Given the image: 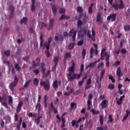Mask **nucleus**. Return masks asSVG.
Returning <instances> with one entry per match:
<instances>
[{"instance_id":"3c124183","label":"nucleus","mask_w":130,"mask_h":130,"mask_svg":"<svg viewBox=\"0 0 130 130\" xmlns=\"http://www.w3.org/2000/svg\"><path fill=\"white\" fill-rule=\"evenodd\" d=\"M71 53H67L64 55V58L67 59L69 57H71Z\"/></svg>"},{"instance_id":"2eb2a0df","label":"nucleus","mask_w":130,"mask_h":130,"mask_svg":"<svg viewBox=\"0 0 130 130\" xmlns=\"http://www.w3.org/2000/svg\"><path fill=\"white\" fill-rule=\"evenodd\" d=\"M107 100H104L102 101L100 105L102 108H106L107 107Z\"/></svg>"},{"instance_id":"4468645a","label":"nucleus","mask_w":130,"mask_h":130,"mask_svg":"<svg viewBox=\"0 0 130 130\" xmlns=\"http://www.w3.org/2000/svg\"><path fill=\"white\" fill-rule=\"evenodd\" d=\"M117 76L118 78H120V77H122L123 76V73L121 72V70L120 69V67H118L116 71Z\"/></svg>"},{"instance_id":"052dcab7","label":"nucleus","mask_w":130,"mask_h":130,"mask_svg":"<svg viewBox=\"0 0 130 130\" xmlns=\"http://www.w3.org/2000/svg\"><path fill=\"white\" fill-rule=\"evenodd\" d=\"M77 44L79 46L83 45V44H84V41L81 40V41H78L77 43Z\"/></svg>"},{"instance_id":"a19ab883","label":"nucleus","mask_w":130,"mask_h":130,"mask_svg":"<svg viewBox=\"0 0 130 130\" xmlns=\"http://www.w3.org/2000/svg\"><path fill=\"white\" fill-rule=\"evenodd\" d=\"M41 107V105L39 103H38L36 106V109L37 110L38 109V112H40V108Z\"/></svg>"},{"instance_id":"4d7b16f0","label":"nucleus","mask_w":130,"mask_h":130,"mask_svg":"<svg viewBox=\"0 0 130 130\" xmlns=\"http://www.w3.org/2000/svg\"><path fill=\"white\" fill-rule=\"evenodd\" d=\"M36 62L38 66H39L40 63V58L39 57H37L36 59Z\"/></svg>"},{"instance_id":"f8f14e48","label":"nucleus","mask_w":130,"mask_h":130,"mask_svg":"<svg viewBox=\"0 0 130 130\" xmlns=\"http://www.w3.org/2000/svg\"><path fill=\"white\" fill-rule=\"evenodd\" d=\"M23 102L22 101H19L18 103V106L16 108V112L17 113H19L21 110H22V106H23Z\"/></svg>"},{"instance_id":"4c0bfd02","label":"nucleus","mask_w":130,"mask_h":130,"mask_svg":"<svg viewBox=\"0 0 130 130\" xmlns=\"http://www.w3.org/2000/svg\"><path fill=\"white\" fill-rule=\"evenodd\" d=\"M124 30L126 32L129 31L130 30V25H124Z\"/></svg>"},{"instance_id":"6ab92c4d","label":"nucleus","mask_w":130,"mask_h":130,"mask_svg":"<svg viewBox=\"0 0 130 130\" xmlns=\"http://www.w3.org/2000/svg\"><path fill=\"white\" fill-rule=\"evenodd\" d=\"M84 64H82L80 66V74H77L79 76H80V78H81L82 75H83V73H84Z\"/></svg>"},{"instance_id":"69168bd1","label":"nucleus","mask_w":130,"mask_h":130,"mask_svg":"<svg viewBox=\"0 0 130 130\" xmlns=\"http://www.w3.org/2000/svg\"><path fill=\"white\" fill-rule=\"evenodd\" d=\"M106 97L104 95H101L99 98L100 100H103V99H105Z\"/></svg>"},{"instance_id":"09e8293b","label":"nucleus","mask_w":130,"mask_h":130,"mask_svg":"<svg viewBox=\"0 0 130 130\" xmlns=\"http://www.w3.org/2000/svg\"><path fill=\"white\" fill-rule=\"evenodd\" d=\"M92 84V80L91 79V77H90L86 81V84L87 85H91Z\"/></svg>"},{"instance_id":"79ce46f5","label":"nucleus","mask_w":130,"mask_h":130,"mask_svg":"<svg viewBox=\"0 0 130 130\" xmlns=\"http://www.w3.org/2000/svg\"><path fill=\"white\" fill-rule=\"evenodd\" d=\"M59 14H64L66 13V9L64 8H60L59 10Z\"/></svg>"},{"instance_id":"ddd939ff","label":"nucleus","mask_w":130,"mask_h":130,"mask_svg":"<svg viewBox=\"0 0 130 130\" xmlns=\"http://www.w3.org/2000/svg\"><path fill=\"white\" fill-rule=\"evenodd\" d=\"M102 16V14L100 12H99L96 15V22H98L99 24H100V25H101V24H102V20L101 19Z\"/></svg>"},{"instance_id":"b1692460","label":"nucleus","mask_w":130,"mask_h":130,"mask_svg":"<svg viewBox=\"0 0 130 130\" xmlns=\"http://www.w3.org/2000/svg\"><path fill=\"white\" fill-rule=\"evenodd\" d=\"M77 11L78 12V13H79V14H82L81 15H83V8H82V7L81 6H78L77 8Z\"/></svg>"},{"instance_id":"7c9ffc66","label":"nucleus","mask_w":130,"mask_h":130,"mask_svg":"<svg viewBox=\"0 0 130 130\" xmlns=\"http://www.w3.org/2000/svg\"><path fill=\"white\" fill-rule=\"evenodd\" d=\"M14 68L15 70L17 71V72H20V71L21 70V67L19 66V63H16L14 65Z\"/></svg>"},{"instance_id":"58836bf2","label":"nucleus","mask_w":130,"mask_h":130,"mask_svg":"<svg viewBox=\"0 0 130 130\" xmlns=\"http://www.w3.org/2000/svg\"><path fill=\"white\" fill-rule=\"evenodd\" d=\"M97 62H99V60L97 61L90 63L88 66H89V68H94V67H95V64H96V63H97Z\"/></svg>"},{"instance_id":"5fc2aeb1","label":"nucleus","mask_w":130,"mask_h":130,"mask_svg":"<svg viewBox=\"0 0 130 130\" xmlns=\"http://www.w3.org/2000/svg\"><path fill=\"white\" fill-rule=\"evenodd\" d=\"M80 93H81V89H78L74 92V95H79Z\"/></svg>"},{"instance_id":"e2e57ef3","label":"nucleus","mask_w":130,"mask_h":130,"mask_svg":"<svg viewBox=\"0 0 130 130\" xmlns=\"http://www.w3.org/2000/svg\"><path fill=\"white\" fill-rule=\"evenodd\" d=\"M76 124H77V122L76 121V120H72V121L71 122L72 126H75Z\"/></svg>"},{"instance_id":"a878e982","label":"nucleus","mask_w":130,"mask_h":130,"mask_svg":"<svg viewBox=\"0 0 130 130\" xmlns=\"http://www.w3.org/2000/svg\"><path fill=\"white\" fill-rule=\"evenodd\" d=\"M8 98H9L8 103L9 105H10V106H12V105H13V97L10 95V96H8Z\"/></svg>"},{"instance_id":"f3484780","label":"nucleus","mask_w":130,"mask_h":130,"mask_svg":"<svg viewBox=\"0 0 130 130\" xmlns=\"http://www.w3.org/2000/svg\"><path fill=\"white\" fill-rule=\"evenodd\" d=\"M104 74H105V69H103L101 71V76L100 77V82H101V81H102V79H103V77H104Z\"/></svg>"},{"instance_id":"7ed1b4c3","label":"nucleus","mask_w":130,"mask_h":130,"mask_svg":"<svg viewBox=\"0 0 130 130\" xmlns=\"http://www.w3.org/2000/svg\"><path fill=\"white\" fill-rule=\"evenodd\" d=\"M91 30H92V36L91 35V34L90 32V30H87L86 28H84L82 32L83 34H86L87 36H88L89 38H90V39L92 41H96V38H95L96 34L95 32V30H94L93 28H92Z\"/></svg>"},{"instance_id":"aec40b11","label":"nucleus","mask_w":130,"mask_h":130,"mask_svg":"<svg viewBox=\"0 0 130 130\" xmlns=\"http://www.w3.org/2000/svg\"><path fill=\"white\" fill-rule=\"evenodd\" d=\"M59 57L58 56H54L53 59V61L55 64V67H56L58 64V59Z\"/></svg>"},{"instance_id":"9d476101","label":"nucleus","mask_w":130,"mask_h":130,"mask_svg":"<svg viewBox=\"0 0 130 130\" xmlns=\"http://www.w3.org/2000/svg\"><path fill=\"white\" fill-rule=\"evenodd\" d=\"M108 21H110L111 20L112 22H114L116 20V14L113 13L110 14L109 16L107 17Z\"/></svg>"},{"instance_id":"39448f33","label":"nucleus","mask_w":130,"mask_h":130,"mask_svg":"<svg viewBox=\"0 0 130 130\" xmlns=\"http://www.w3.org/2000/svg\"><path fill=\"white\" fill-rule=\"evenodd\" d=\"M106 50V49L105 48H104L101 50V57L102 60H104L105 58L106 60H109V54L107 53V52H105Z\"/></svg>"},{"instance_id":"2f4dec72","label":"nucleus","mask_w":130,"mask_h":130,"mask_svg":"<svg viewBox=\"0 0 130 130\" xmlns=\"http://www.w3.org/2000/svg\"><path fill=\"white\" fill-rule=\"evenodd\" d=\"M34 85H35L36 86H38L39 85V80L37 78H34Z\"/></svg>"},{"instance_id":"8fccbe9b","label":"nucleus","mask_w":130,"mask_h":130,"mask_svg":"<svg viewBox=\"0 0 130 130\" xmlns=\"http://www.w3.org/2000/svg\"><path fill=\"white\" fill-rule=\"evenodd\" d=\"M103 67H104V63L103 62H102L101 63L99 64V66L98 67V70H99V69H102Z\"/></svg>"},{"instance_id":"603ef678","label":"nucleus","mask_w":130,"mask_h":130,"mask_svg":"<svg viewBox=\"0 0 130 130\" xmlns=\"http://www.w3.org/2000/svg\"><path fill=\"white\" fill-rule=\"evenodd\" d=\"M109 122H113V118L112 115H109Z\"/></svg>"},{"instance_id":"c85d7f7f","label":"nucleus","mask_w":130,"mask_h":130,"mask_svg":"<svg viewBox=\"0 0 130 130\" xmlns=\"http://www.w3.org/2000/svg\"><path fill=\"white\" fill-rule=\"evenodd\" d=\"M11 117L10 116H7L5 118L6 122L5 123L6 124H9V123H10L11 122Z\"/></svg>"},{"instance_id":"473e14b6","label":"nucleus","mask_w":130,"mask_h":130,"mask_svg":"<svg viewBox=\"0 0 130 130\" xmlns=\"http://www.w3.org/2000/svg\"><path fill=\"white\" fill-rule=\"evenodd\" d=\"M51 72H53V70L52 69L51 71L48 70L47 71V74L45 75H44V76L43 75V77L44 78H45V79H46V78H47L48 77V76H49V75H50V73H51Z\"/></svg>"},{"instance_id":"bf43d9fd","label":"nucleus","mask_w":130,"mask_h":130,"mask_svg":"<svg viewBox=\"0 0 130 130\" xmlns=\"http://www.w3.org/2000/svg\"><path fill=\"white\" fill-rule=\"evenodd\" d=\"M116 103L117 104V105H121V104H122V101L118 99L117 102H116Z\"/></svg>"},{"instance_id":"1a4fd4ad","label":"nucleus","mask_w":130,"mask_h":130,"mask_svg":"<svg viewBox=\"0 0 130 130\" xmlns=\"http://www.w3.org/2000/svg\"><path fill=\"white\" fill-rule=\"evenodd\" d=\"M40 68L41 69V72H42L43 76L45 75V71H46V65L45 63L42 62L40 64Z\"/></svg>"},{"instance_id":"774afa93","label":"nucleus","mask_w":130,"mask_h":130,"mask_svg":"<svg viewBox=\"0 0 130 130\" xmlns=\"http://www.w3.org/2000/svg\"><path fill=\"white\" fill-rule=\"evenodd\" d=\"M126 116H127L128 117L130 115V110H126Z\"/></svg>"},{"instance_id":"864d4df0","label":"nucleus","mask_w":130,"mask_h":130,"mask_svg":"<svg viewBox=\"0 0 130 130\" xmlns=\"http://www.w3.org/2000/svg\"><path fill=\"white\" fill-rule=\"evenodd\" d=\"M121 52L122 54H125V53H126V52H127V51H126V49H124V48H122L121 49Z\"/></svg>"},{"instance_id":"37998d69","label":"nucleus","mask_w":130,"mask_h":130,"mask_svg":"<svg viewBox=\"0 0 130 130\" xmlns=\"http://www.w3.org/2000/svg\"><path fill=\"white\" fill-rule=\"evenodd\" d=\"M108 88L110 90H113V89H114V85H113L112 84H110L108 85Z\"/></svg>"},{"instance_id":"338daca9","label":"nucleus","mask_w":130,"mask_h":130,"mask_svg":"<svg viewBox=\"0 0 130 130\" xmlns=\"http://www.w3.org/2000/svg\"><path fill=\"white\" fill-rule=\"evenodd\" d=\"M92 105V101L90 100H87V106H91Z\"/></svg>"},{"instance_id":"f704fd0d","label":"nucleus","mask_w":130,"mask_h":130,"mask_svg":"<svg viewBox=\"0 0 130 130\" xmlns=\"http://www.w3.org/2000/svg\"><path fill=\"white\" fill-rule=\"evenodd\" d=\"M4 54L6 55L7 56H11V51L10 50H7L4 52Z\"/></svg>"},{"instance_id":"393cba45","label":"nucleus","mask_w":130,"mask_h":130,"mask_svg":"<svg viewBox=\"0 0 130 130\" xmlns=\"http://www.w3.org/2000/svg\"><path fill=\"white\" fill-rule=\"evenodd\" d=\"M93 6H94V4H91L90 6L88 8V13L90 14H92L93 13Z\"/></svg>"},{"instance_id":"49530a36","label":"nucleus","mask_w":130,"mask_h":130,"mask_svg":"<svg viewBox=\"0 0 130 130\" xmlns=\"http://www.w3.org/2000/svg\"><path fill=\"white\" fill-rule=\"evenodd\" d=\"M82 25H83V22L82 21V20H78V21L77 22L78 27L81 28V26H82Z\"/></svg>"},{"instance_id":"ea45409f","label":"nucleus","mask_w":130,"mask_h":130,"mask_svg":"<svg viewBox=\"0 0 130 130\" xmlns=\"http://www.w3.org/2000/svg\"><path fill=\"white\" fill-rule=\"evenodd\" d=\"M82 55L83 59H85V56H86V49H83L82 51Z\"/></svg>"},{"instance_id":"423d86ee","label":"nucleus","mask_w":130,"mask_h":130,"mask_svg":"<svg viewBox=\"0 0 130 130\" xmlns=\"http://www.w3.org/2000/svg\"><path fill=\"white\" fill-rule=\"evenodd\" d=\"M112 8L114 9L116 11H117L119 9V10H122L124 9V4L122 0H120V5H118L117 3H115L113 4Z\"/></svg>"},{"instance_id":"c756f323","label":"nucleus","mask_w":130,"mask_h":130,"mask_svg":"<svg viewBox=\"0 0 130 130\" xmlns=\"http://www.w3.org/2000/svg\"><path fill=\"white\" fill-rule=\"evenodd\" d=\"M95 53V50L93 48H91L90 50V58H92L94 56V53Z\"/></svg>"},{"instance_id":"dca6fc26","label":"nucleus","mask_w":130,"mask_h":130,"mask_svg":"<svg viewBox=\"0 0 130 130\" xmlns=\"http://www.w3.org/2000/svg\"><path fill=\"white\" fill-rule=\"evenodd\" d=\"M50 24L49 27L48 28V30H50L53 29V22H54V19H50Z\"/></svg>"},{"instance_id":"c9c22d12","label":"nucleus","mask_w":130,"mask_h":130,"mask_svg":"<svg viewBox=\"0 0 130 130\" xmlns=\"http://www.w3.org/2000/svg\"><path fill=\"white\" fill-rule=\"evenodd\" d=\"M32 2V5H31V11L32 12H34L35 11L36 8L34 5L35 4V0H31Z\"/></svg>"},{"instance_id":"cd10ccee","label":"nucleus","mask_w":130,"mask_h":130,"mask_svg":"<svg viewBox=\"0 0 130 130\" xmlns=\"http://www.w3.org/2000/svg\"><path fill=\"white\" fill-rule=\"evenodd\" d=\"M39 26L40 29H42L43 27H46V24L43 22H39Z\"/></svg>"},{"instance_id":"13d9d810","label":"nucleus","mask_w":130,"mask_h":130,"mask_svg":"<svg viewBox=\"0 0 130 130\" xmlns=\"http://www.w3.org/2000/svg\"><path fill=\"white\" fill-rule=\"evenodd\" d=\"M120 64V61H116L113 66H114L115 67H118Z\"/></svg>"},{"instance_id":"680f3d73","label":"nucleus","mask_w":130,"mask_h":130,"mask_svg":"<svg viewBox=\"0 0 130 130\" xmlns=\"http://www.w3.org/2000/svg\"><path fill=\"white\" fill-rule=\"evenodd\" d=\"M9 9H10V11H11V15H12V14H14V6H10L9 7Z\"/></svg>"},{"instance_id":"a18cd8bd","label":"nucleus","mask_w":130,"mask_h":130,"mask_svg":"<svg viewBox=\"0 0 130 130\" xmlns=\"http://www.w3.org/2000/svg\"><path fill=\"white\" fill-rule=\"evenodd\" d=\"M109 80H111L112 83L115 82V80H114V78L110 75H109Z\"/></svg>"},{"instance_id":"f03ea898","label":"nucleus","mask_w":130,"mask_h":130,"mask_svg":"<svg viewBox=\"0 0 130 130\" xmlns=\"http://www.w3.org/2000/svg\"><path fill=\"white\" fill-rule=\"evenodd\" d=\"M68 72L67 78L69 82H73L75 79H80V75H78V74H74L75 68L71 67L68 69Z\"/></svg>"},{"instance_id":"de8ad7c7","label":"nucleus","mask_w":130,"mask_h":130,"mask_svg":"<svg viewBox=\"0 0 130 130\" xmlns=\"http://www.w3.org/2000/svg\"><path fill=\"white\" fill-rule=\"evenodd\" d=\"M32 68H36V67H38V65L36 63V61L35 60H33L32 61V64H31Z\"/></svg>"},{"instance_id":"e433bc0d","label":"nucleus","mask_w":130,"mask_h":130,"mask_svg":"<svg viewBox=\"0 0 130 130\" xmlns=\"http://www.w3.org/2000/svg\"><path fill=\"white\" fill-rule=\"evenodd\" d=\"M75 47V43H71L68 46V49L70 50L73 49Z\"/></svg>"},{"instance_id":"412c9836","label":"nucleus","mask_w":130,"mask_h":130,"mask_svg":"<svg viewBox=\"0 0 130 130\" xmlns=\"http://www.w3.org/2000/svg\"><path fill=\"white\" fill-rule=\"evenodd\" d=\"M100 122L101 126H103V122H104V117L103 115L100 116Z\"/></svg>"},{"instance_id":"72a5a7b5","label":"nucleus","mask_w":130,"mask_h":130,"mask_svg":"<svg viewBox=\"0 0 130 130\" xmlns=\"http://www.w3.org/2000/svg\"><path fill=\"white\" fill-rule=\"evenodd\" d=\"M90 111L92 113V114H93V115H95L96 114H99V110H98L95 111L94 109H92Z\"/></svg>"},{"instance_id":"6e6552de","label":"nucleus","mask_w":130,"mask_h":130,"mask_svg":"<svg viewBox=\"0 0 130 130\" xmlns=\"http://www.w3.org/2000/svg\"><path fill=\"white\" fill-rule=\"evenodd\" d=\"M76 36H77V31H75V29L72 28L69 32V37H72L73 42L76 41Z\"/></svg>"},{"instance_id":"9b49d317","label":"nucleus","mask_w":130,"mask_h":130,"mask_svg":"<svg viewBox=\"0 0 130 130\" xmlns=\"http://www.w3.org/2000/svg\"><path fill=\"white\" fill-rule=\"evenodd\" d=\"M51 8L54 16H56L57 13V8L55 6V5L51 4Z\"/></svg>"},{"instance_id":"0e129e2a","label":"nucleus","mask_w":130,"mask_h":130,"mask_svg":"<svg viewBox=\"0 0 130 130\" xmlns=\"http://www.w3.org/2000/svg\"><path fill=\"white\" fill-rule=\"evenodd\" d=\"M22 60H24V61H28L29 60V56H25L22 58Z\"/></svg>"},{"instance_id":"a211bd4d","label":"nucleus","mask_w":130,"mask_h":130,"mask_svg":"<svg viewBox=\"0 0 130 130\" xmlns=\"http://www.w3.org/2000/svg\"><path fill=\"white\" fill-rule=\"evenodd\" d=\"M28 22V18L27 17H23L21 20H20V24H27Z\"/></svg>"},{"instance_id":"6e6d98bb","label":"nucleus","mask_w":130,"mask_h":130,"mask_svg":"<svg viewBox=\"0 0 130 130\" xmlns=\"http://www.w3.org/2000/svg\"><path fill=\"white\" fill-rule=\"evenodd\" d=\"M19 118V115H18L17 114H15L14 115V121L15 122L18 121Z\"/></svg>"},{"instance_id":"c03bdc74","label":"nucleus","mask_w":130,"mask_h":130,"mask_svg":"<svg viewBox=\"0 0 130 130\" xmlns=\"http://www.w3.org/2000/svg\"><path fill=\"white\" fill-rule=\"evenodd\" d=\"M70 107L71 109H73L74 107H75V108H77V104L75 103H71Z\"/></svg>"},{"instance_id":"f257e3e1","label":"nucleus","mask_w":130,"mask_h":130,"mask_svg":"<svg viewBox=\"0 0 130 130\" xmlns=\"http://www.w3.org/2000/svg\"><path fill=\"white\" fill-rule=\"evenodd\" d=\"M40 47L44 46L46 48V51H45V54L47 57H50V53H49V48H50V43L52 41V38L50 37L48 41H46L43 44V35L41 34L40 37Z\"/></svg>"},{"instance_id":"bb28decb","label":"nucleus","mask_w":130,"mask_h":130,"mask_svg":"<svg viewBox=\"0 0 130 130\" xmlns=\"http://www.w3.org/2000/svg\"><path fill=\"white\" fill-rule=\"evenodd\" d=\"M42 117L41 116H39L38 118L35 119V122L36 123L37 125L40 122V119H41Z\"/></svg>"},{"instance_id":"4be33fe9","label":"nucleus","mask_w":130,"mask_h":130,"mask_svg":"<svg viewBox=\"0 0 130 130\" xmlns=\"http://www.w3.org/2000/svg\"><path fill=\"white\" fill-rule=\"evenodd\" d=\"M28 30L30 34H32V35H35V34H36V32L35 31V28L31 27L30 28H29Z\"/></svg>"},{"instance_id":"5701e85b","label":"nucleus","mask_w":130,"mask_h":130,"mask_svg":"<svg viewBox=\"0 0 130 130\" xmlns=\"http://www.w3.org/2000/svg\"><path fill=\"white\" fill-rule=\"evenodd\" d=\"M52 87L54 89H57V88H58L57 80H55L53 82Z\"/></svg>"},{"instance_id":"0eeeda50","label":"nucleus","mask_w":130,"mask_h":130,"mask_svg":"<svg viewBox=\"0 0 130 130\" xmlns=\"http://www.w3.org/2000/svg\"><path fill=\"white\" fill-rule=\"evenodd\" d=\"M17 84H18V78L17 76H15L14 81L11 83L9 85V88L12 92H14V87L17 86Z\"/></svg>"},{"instance_id":"20e7f679","label":"nucleus","mask_w":130,"mask_h":130,"mask_svg":"<svg viewBox=\"0 0 130 130\" xmlns=\"http://www.w3.org/2000/svg\"><path fill=\"white\" fill-rule=\"evenodd\" d=\"M40 85L44 87L46 91H49L50 89V82H49V80H47L46 81H41Z\"/></svg>"}]
</instances>
